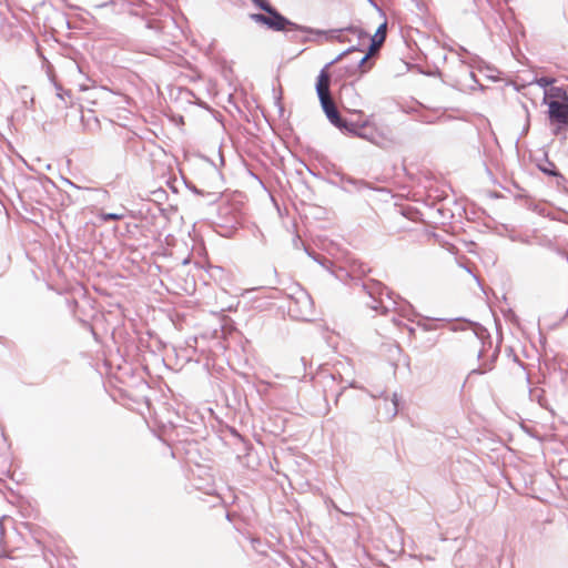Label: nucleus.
I'll return each instance as SVG.
<instances>
[{"mask_svg":"<svg viewBox=\"0 0 568 568\" xmlns=\"http://www.w3.org/2000/svg\"><path fill=\"white\" fill-rule=\"evenodd\" d=\"M57 97H58L59 99H61V100L67 104V103H68V102H67V98H68V99H71L72 93H71V91H70V90H65V89H63L62 87L57 85Z\"/></svg>","mask_w":568,"mask_h":568,"instance_id":"nucleus-19","label":"nucleus"},{"mask_svg":"<svg viewBox=\"0 0 568 568\" xmlns=\"http://www.w3.org/2000/svg\"><path fill=\"white\" fill-rule=\"evenodd\" d=\"M314 260H315L316 262H318V264H322V265H324V263H323V262H322V261H321L320 258H317V257H314Z\"/></svg>","mask_w":568,"mask_h":568,"instance_id":"nucleus-30","label":"nucleus"},{"mask_svg":"<svg viewBox=\"0 0 568 568\" xmlns=\"http://www.w3.org/2000/svg\"><path fill=\"white\" fill-rule=\"evenodd\" d=\"M110 4H114V1L110 0V1H106V2H103V3H100V4L97 6V8H104V7H108Z\"/></svg>","mask_w":568,"mask_h":568,"instance_id":"nucleus-27","label":"nucleus"},{"mask_svg":"<svg viewBox=\"0 0 568 568\" xmlns=\"http://www.w3.org/2000/svg\"><path fill=\"white\" fill-rule=\"evenodd\" d=\"M336 176L338 178L337 185L345 192L353 193L372 189L369 183L364 180L355 179L344 173H337Z\"/></svg>","mask_w":568,"mask_h":568,"instance_id":"nucleus-7","label":"nucleus"},{"mask_svg":"<svg viewBox=\"0 0 568 568\" xmlns=\"http://www.w3.org/2000/svg\"><path fill=\"white\" fill-rule=\"evenodd\" d=\"M217 212L221 217H225V223H236L239 220V210L231 204H220Z\"/></svg>","mask_w":568,"mask_h":568,"instance_id":"nucleus-13","label":"nucleus"},{"mask_svg":"<svg viewBox=\"0 0 568 568\" xmlns=\"http://www.w3.org/2000/svg\"><path fill=\"white\" fill-rule=\"evenodd\" d=\"M375 139L376 142H374V144L381 148H386L395 142L394 134L387 126L378 128L375 134Z\"/></svg>","mask_w":568,"mask_h":568,"instance_id":"nucleus-10","label":"nucleus"},{"mask_svg":"<svg viewBox=\"0 0 568 568\" xmlns=\"http://www.w3.org/2000/svg\"><path fill=\"white\" fill-rule=\"evenodd\" d=\"M349 278L347 283L351 287H359L363 293L369 298L366 305L376 312L386 314L390 308H394L396 301L394 300V293L389 291L382 282L377 280H363L361 276H356L353 273H346Z\"/></svg>","mask_w":568,"mask_h":568,"instance_id":"nucleus-1","label":"nucleus"},{"mask_svg":"<svg viewBox=\"0 0 568 568\" xmlns=\"http://www.w3.org/2000/svg\"><path fill=\"white\" fill-rule=\"evenodd\" d=\"M554 82H555V80L552 78H549V77H541V78L536 80V83L540 88L545 89V92L549 90L547 88L550 87Z\"/></svg>","mask_w":568,"mask_h":568,"instance_id":"nucleus-20","label":"nucleus"},{"mask_svg":"<svg viewBox=\"0 0 568 568\" xmlns=\"http://www.w3.org/2000/svg\"><path fill=\"white\" fill-rule=\"evenodd\" d=\"M468 327H471L473 332H474V335L483 341L484 338L488 337L489 338V333L488 331L479 323L477 322H471V321H468V320H459L457 323L453 324L450 329L456 332V331H464V329H467Z\"/></svg>","mask_w":568,"mask_h":568,"instance_id":"nucleus-9","label":"nucleus"},{"mask_svg":"<svg viewBox=\"0 0 568 568\" xmlns=\"http://www.w3.org/2000/svg\"><path fill=\"white\" fill-rule=\"evenodd\" d=\"M124 217V213H102L101 219L105 222L108 221H119Z\"/></svg>","mask_w":568,"mask_h":568,"instance_id":"nucleus-21","label":"nucleus"},{"mask_svg":"<svg viewBox=\"0 0 568 568\" xmlns=\"http://www.w3.org/2000/svg\"><path fill=\"white\" fill-rule=\"evenodd\" d=\"M538 169L548 176L557 178V184L559 185L561 182H565V176L557 170L554 162L548 159L545 160L544 163L538 164Z\"/></svg>","mask_w":568,"mask_h":568,"instance_id":"nucleus-15","label":"nucleus"},{"mask_svg":"<svg viewBox=\"0 0 568 568\" xmlns=\"http://www.w3.org/2000/svg\"><path fill=\"white\" fill-rule=\"evenodd\" d=\"M425 331L433 329L432 326H424Z\"/></svg>","mask_w":568,"mask_h":568,"instance_id":"nucleus-31","label":"nucleus"},{"mask_svg":"<svg viewBox=\"0 0 568 568\" xmlns=\"http://www.w3.org/2000/svg\"><path fill=\"white\" fill-rule=\"evenodd\" d=\"M317 378H321V382L323 383L324 397L327 399L329 394H332V395L335 396V403H337L339 397L342 396L343 392L346 389L347 386H341L338 388V390L334 392L332 389V385L335 384L336 377H335L334 374H332V373H329L327 371L320 372L318 375H317Z\"/></svg>","mask_w":568,"mask_h":568,"instance_id":"nucleus-8","label":"nucleus"},{"mask_svg":"<svg viewBox=\"0 0 568 568\" xmlns=\"http://www.w3.org/2000/svg\"><path fill=\"white\" fill-rule=\"evenodd\" d=\"M192 190H193V192H195V193H200V191H199L195 186H194Z\"/></svg>","mask_w":568,"mask_h":568,"instance_id":"nucleus-32","label":"nucleus"},{"mask_svg":"<svg viewBox=\"0 0 568 568\" xmlns=\"http://www.w3.org/2000/svg\"><path fill=\"white\" fill-rule=\"evenodd\" d=\"M378 126L373 124L369 119L362 122V128L357 138L366 140L374 144L376 142L375 134Z\"/></svg>","mask_w":568,"mask_h":568,"instance_id":"nucleus-14","label":"nucleus"},{"mask_svg":"<svg viewBox=\"0 0 568 568\" xmlns=\"http://www.w3.org/2000/svg\"><path fill=\"white\" fill-rule=\"evenodd\" d=\"M338 31L335 33V38L333 40H337L339 42H345L346 39L338 36L339 33L346 31L357 37L359 41H363L365 39H369V50L375 51L382 45L386 39V22L382 23L374 36H371L368 32H366L364 29L357 27V26H348L346 28L337 29Z\"/></svg>","mask_w":568,"mask_h":568,"instance_id":"nucleus-5","label":"nucleus"},{"mask_svg":"<svg viewBox=\"0 0 568 568\" xmlns=\"http://www.w3.org/2000/svg\"><path fill=\"white\" fill-rule=\"evenodd\" d=\"M252 2L263 10L265 13H267L270 10H272L274 7L270 3L268 0H252Z\"/></svg>","mask_w":568,"mask_h":568,"instance_id":"nucleus-18","label":"nucleus"},{"mask_svg":"<svg viewBox=\"0 0 568 568\" xmlns=\"http://www.w3.org/2000/svg\"><path fill=\"white\" fill-rule=\"evenodd\" d=\"M323 261L326 262V263H331V261L328 258H325V257H323Z\"/></svg>","mask_w":568,"mask_h":568,"instance_id":"nucleus-33","label":"nucleus"},{"mask_svg":"<svg viewBox=\"0 0 568 568\" xmlns=\"http://www.w3.org/2000/svg\"><path fill=\"white\" fill-rule=\"evenodd\" d=\"M250 19L258 24L267 26V13H251Z\"/></svg>","mask_w":568,"mask_h":568,"instance_id":"nucleus-17","label":"nucleus"},{"mask_svg":"<svg viewBox=\"0 0 568 568\" xmlns=\"http://www.w3.org/2000/svg\"><path fill=\"white\" fill-rule=\"evenodd\" d=\"M359 272H361L362 274H366V273L371 272V268H367V267H365L364 265H361V266H359Z\"/></svg>","mask_w":568,"mask_h":568,"instance_id":"nucleus-28","label":"nucleus"},{"mask_svg":"<svg viewBox=\"0 0 568 568\" xmlns=\"http://www.w3.org/2000/svg\"><path fill=\"white\" fill-rule=\"evenodd\" d=\"M267 29L272 31H283L287 32H302V33H308V34H315L317 37H324L326 40L331 41L336 36L335 33L338 30H320V29H313L311 27L301 26L293 21H291L288 18L283 16L275 7L267 12Z\"/></svg>","mask_w":568,"mask_h":568,"instance_id":"nucleus-3","label":"nucleus"},{"mask_svg":"<svg viewBox=\"0 0 568 568\" xmlns=\"http://www.w3.org/2000/svg\"><path fill=\"white\" fill-rule=\"evenodd\" d=\"M335 128H337L341 132L345 134L357 138L362 128V122L358 123L348 121L347 119L342 116L341 121L338 122V125H336Z\"/></svg>","mask_w":568,"mask_h":568,"instance_id":"nucleus-11","label":"nucleus"},{"mask_svg":"<svg viewBox=\"0 0 568 568\" xmlns=\"http://www.w3.org/2000/svg\"><path fill=\"white\" fill-rule=\"evenodd\" d=\"M301 361H302L303 365H305V358L301 357Z\"/></svg>","mask_w":568,"mask_h":568,"instance_id":"nucleus-34","label":"nucleus"},{"mask_svg":"<svg viewBox=\"0 0 568 568\" xmlns=\"http://www.w3.org/2000/svg\"><path fill=\"white\" fill-rule=\"evenodd\" d=\"M544 102L548 105V116L556 125L555 134L568 126V95L560 87H550L545 92Z\"/></svg>","mask_w":568,"mask_h":568,"instance_id":"nucleus-2","label":"nucleus"},{"mask_svg":"<svg viewBox=\"0 0 568 568\" xmlns=\"http://www.w3.org/2000/svg\"><path fill=\"white\" fill-rule=\"evenodd\" d=\"M254 236L258 237L262 243H265V236L261 230H257L256 233L254 234Z\"/></svg>","mask_w":568,"mask_h":568,"instance_id":"nucleus-25","label":"nucleus"},{"mask_svg":"<svg viewBox=\"0 0 568 568\" xmlns=\"http://www.w3.org/2000/svg\"><path fill=\"white\" fill-rule=\"evenodd\" d=\"M327 120L334 125H338V122L341 121L342 119V115L339 113V111L337 110L336 105H334L333 108L324 111Z\"/></svg>","mask_w":568,"mask_h":568,"instance_id":"nucleus-16","label":"nucleus"},{"mask_svg":"<svg viewBox=\"0 0 568 568\" xmlns=\"http://www.w3.org/2000/svg\"><path fill=\"white\" fill-rule=\"evenodd\" d=\"M498 355H499V347H496V348H495V351H494V353H493V355H491V357H490V363H489V365H486V364H485V368H484V369H480V373H485V372L490 371V369L493 368V364H494V363H495V361L497 359Z\"/></svg>","mask_w":568,"mask_h":568,"instance_id":"nucleus-24","label":"nucleus"},{"mask_svg":"<svg viewBox=\"0 0 568 568\" xmlns=\"http://www.w3.org/2000/svg\"><path fill=\"white\" fill-rule=\"evenodd\" d=\"M280 100H281V97H277V101H276V103L280 105V110L282 111V110H283V108H282V105L280 104Z\"/></svg>","mask_w":568,"mask_h":568,"instance_id":"nucleus-29","label":"nucleus"},{"mask_svg":"<svg viewBox=\"0 0 568 568\" xmlns=\"http://www.w3.org/2000/svg\"><path fill=\"white\" fill-rule=\"evenodd\" d=\"M399 402H400V396L397 394V393H394L393 396H392V405H393V413H392V416H395L397 415L398 410H399Z\"/></svg>","mask_w":568,"mask_h":568,"instance_id":"nucleus-23","label":"nucleus"},{"mask_svg":"<svg viewBox=\"0 0 568 568\" xmlns=\"http://www.w3.org/2000/svg\"><path fill=\"white\" fill-rule=\"evenodd\" d=\"M314 302L311 295L300 290L296 295L292 296L290 302V314L301 321H311L314 315Z\"/></svg>","mask_w":568,"mask_h":568,"instance_id":"nucleus-6","label":"nucleus"},{"mask_svg":"<svg viewBox=\"0 0 568 568\" xmlns=\"http://www.w3.org/2000/svg\"><path fill=\"white\" fill-rule=\"evenodd\" d=\"M508 352L514 355V361L517 362L521 367H524V363L518 359L517 355L514 353L511 347L508 348Z\"/></svg>","mask_w":568,"mask_h":568,"instance_id":"nucleus-26","label":"nucleus"},{"mask_svg":"<svg viewBox=\"0 0 568 568\" xmlns=\"http://www.w3.org/2000/svg\"><path fill=\"white\" fill-rule=\"evenodd\" d=\"M298 33L300 32H290L287 34V32H285L287 39L291 41H295V42L300 41L302 43H306V42L311 41V39L308 37L298 38Z\"/></svg>","mask_w":568,"mask_h":568,"instance_id":"nucleus-22","label":"nucleus"},{"mask_svg":"<svg viewBox=\"0 0 568 568\" xmlns=\"http://www.w3.org/2000/svg\"><path fill=\"white\" fill-rule=\"evenodd\" d=\"M374 51H371L368 49V51L359 57L358 59H356L352 64H349L347 67V71L348 72H355V71H359L361 73H364L366 71H368L371 68H372V63L368 62V57L373 53Z\"/></svg>","mask_w":568,"mask_h":568,"instance_id":"nucleus-12","label":"nucleus"},{"mask_svg":"<svg viewBox=\"0 0 568 568\" xmlns=\"http://www.w3.org/2000/svg\"><path fill=\"white\" fill-rule=\"evenodd\" d=\"M363 50L358 45H352L345 51L341 52L336 58H334L332 61L327 62L323 69L320 71V74L317 75L316 83H315V90L317 98L320 100V104L322 106L323 112L333 108L335 105L334 100L331 97V74L328 72V69L341 61L344 57L349 55L354 52H362Z\"/></svg>","mask_w":568,"mask_h":568,"instance_id":"nucleus-4","label":"nucleus"}]
</instances>
